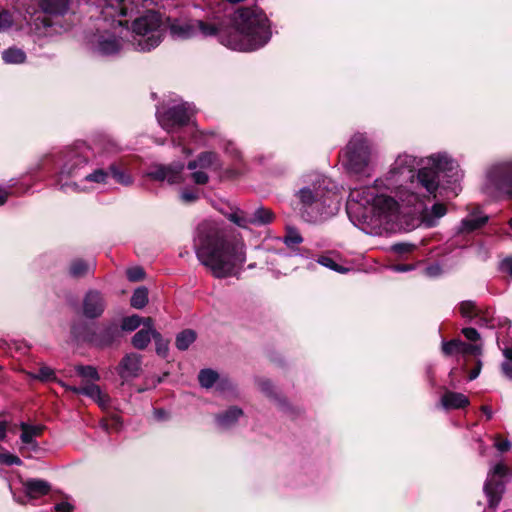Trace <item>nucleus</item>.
I'll return each mask as SVG.
<instances>
[{"label": "nucleus", "mask_w": 512, "mask_h": 512, "mask_svg": "<svg viewBox=\"0 0 512 512\" xmlns=\"http://www.w3.org/2000/svg\"><path fill=\"white\" fill-rule=\"evenodd\" d=\"M462 177L459 165L446 153L423 159L404 152L373 185L350 190L347 214L366 234L392 233L399 228L401 203L403 207H420V190L434 197L436 192L457 196Z\"/></svg>", "instance_id": "f257e3e1"}, {"label": "nucleus", "mask_w": 512, "mask_h": 512, "mask_svg": "<svg viewBox=\"0 0 512 512\" xmlns=\"http://www.w3.org/2000/svg\"><path fill=\"white\" fill-rule=\"evenodd\" d=\"M193 247L199 262L215 278L238 276L246 261L244 242L228 237L224 229L212 220H205L197 226Z\"/></svg>", "instance_id": "f03ea898"}, {"label": "nucleus", "mask_w": 512, "mask_h": 512, "mask_svg": "<svg viewBox=\"0 0 512 512\" xmlns=\"http://www.w3.org/2000/svg\"><path fill=\"white\" fill-rule=\"evenodd\" d=\"M265 14L258 8H240L233 14L229 27L219 29L213 23L195 20L197 35L217 36L219 41L237 51H252L269 39Z\"/></svg>", "instance_id": "7ed1b4c3"}, {"label": "nucleus", "mask_w": 512, "mask_h": 512, "mask_svg": "<svg viewBox=\"0 0 512 512\" xmlns=\"http://www.w3.org/2000/svg\"><path fill=\"white\" fill-rule=\"evenodd\" d=\"M302 187L295 196L302 205L310 221L326 218L337 210V195L333 182L318 172L304 174L301 178Z\"/></svg>", "instance_id": "20e7f679"}, {"label": "nucleus", "mask_w": 512, "mask_h": 512, "mask_svg": "<svg viewBox=\"0 0 512 512\" xmlns=\"http://www.w3.org/2000/svg\"><path fill=\"white\" fill-rule=\"evenodd\" d=\"M378 159L376 145L365 133H355L344 152L343 164L347 171L359 178L370 177Z\"/></svg>", "instance_id": "39448f33"}, {"label": "nucleus", "mask_w": 512, "mask_h": 512, "mask_svg": "<svg viewBox=\"0 0 512 512\" xmlns=\"http://www.w3.org/2000/svg\"><path fill=\"white\" fill-rule=\"evenodd\" d=\"M89 164V155L86 148H72L65 152L60 171L55 176L54 185L61 191L87 192L90 186L81 185Z\"/></svg>", "instance_id": "423d86ee"}, {"label": "nucleus", "mask_w": 512, "mask_h": 512, "mask_svg": "<svg viewBox=\"0 0 512 512\" xmlns=\"http://www.w3.org/2000/svg\"><path fill=\"white\" fill-rule=\"evenodd\" d=\"M196 107L191 102L169 99L156 108V119L159 125L168 133H173L178 129L192 125L195 132L202 135L214 136L213 131H200L194 121Z\"/></svg>", "instance_id": "0eeeda50"}, {"label": "nucleus", "mask_w": 512, "mask_h": 512, "mask_svg": "<svg viewBox=\"0 0 512 512\" xmlns=\"http://www.w3.org/2000/svg\"><path fill=\"white\" fill-rule=\"evenodd\" d=\"M164 29L165 22L162 16L158 12L149 10L133 21V46L140 51H149L159 45Z\"/></svg>", "instance_id": "6e6552de"}, {"label": "nucleus", "mask_w": 512, "mask_h": 512, "mask_svg": "<svg viewBox=\"0 0 512 512\" xmlns=\"http://www.w3.org/2000/svg\"><path fill=\"white\" fill-rule=\"evenodd\" d=\"M482 190L490 197L512 200V160L499 161L489 166Z\"/></svg>", "instance_id": "1a4fd4ad"}, {"label": "nucleus", "mask_w": 512, "mask_h": 512, "mask_svg": "<svg viewBox=\"0 0 512 512\" xmlns=\"http://www.w3.org/2000/svg\"><path fill=\"white\" fill-rule=\"evenodd\" d=\"M421 194V204L420 207H403L402 203L400 204V217H414L419 216L421 224L426 228H432L439 224V221L442 217H444L447 213V208L443 203H435L430 208L424 206V199L426 197L434 195H428L426 191L420 190ZM440 196L439 192H436V197ZM441 197L450 198L454 197L453 195L445 196L441 195Z\"/></svg>", "instance_id": "9d476101"}, {"label": "nucleus", "mask_w": 512, "mask_h": 512, "mask_svg": "<svg viewBox=\"0 0 512 512\" xmlns=\"http://www.w3.org/2000/svg\"><path fill=\"white\" fill-rule=\"evenodd\" d=\"M222 164L218 154L211 151L200 153L196 159L189 161L187 169L191 171L190 177L195 184L205 185L209 181L208 172L221 170Z\"/></svg>", "instance_id": "9b49d317"}, {"label": "nucleus", "mask_w": 512, "mask_h": 512, "mask_svg": "<svg viewBox=\"0 0 512 512\" xmlns=\"http://www.w3.org/2000/svg\"><path fill=\"white\" fill-rule=\"evenodd\" d=\"M508 473V468L503 463H497L491 467L484 483V493L487 497L488 506L496 509L502 500L505 492V483L502 480Z\"/></svg>", "instance_id": "f8f14e48"}, {"label": "nucleus", "mask_w": 512, "mask_h": 512, "mask_svg": "<svg viewBox=\"0 0 512 512\" xmlns=\"http://www.w3.org/2000/svg\"><path fill=\"white\" fill-rule=\"evenodd\" d=\"M227 219L240 228L248 229L253 226H264L274 220V213L264 207L259 206L252 211L235 209L227 214Z\"/></svg>", "instance_id": "ddd939ff"}, {"label": "nucleus", "mask_w": 512, "mask_h": 512, "mask_svg": "<svg viewBox=\"0 0 512 512\" xmlns=\"http://www.w3.org/2000/svg\"><path fill=\"white\" fill-rule=\"evenodd\" d=\"M119 335L120 331L118 325L110 323L102 327H87L82 339L92 346L106 348L111 346Z\"/></svg>", "instance_id": "4468645a"}, {"label": "nucleus", "mask_w": 512, "mask_h": 512, "mask_svg": "<svg viewBox=\"0 0 512 512\" xmlns=\"http://www.w3.org/2000/svg\"><path fill=\"white\" fill-rule=\"evenodd\" d=\"M147 176L156 181H166L171 185L182 184L185 181L184 164L181 162L169 165L155 164L149 168Z\"/></svg>", "instance_id": "2eb2a0df"}, {"label": "nucleus", "mask_w": 512, "mask_h": 512, "mask_svg": "<svg viewBox=\"0 0 512 512\" xmlns=\"http://www.w3.org/2000/svg\"><path fill=\"white\" fill-rule=\"evenodd\" d=\"M107 307L104 294L96 289L88 290L81 303V314L87 319L101 317Z\"/></svg>", "instance_id": "dca6fc26"}, {"label": "nucleus", "mask_w": 512, "mask_h": 512, "mask_svg": "<svg viewBox=\"0 0 512 512\" xmlns=\"http://www.w3.org/2000/svg\"><path fill=\"white\" fill-rule=\"evenodd\" d=\"M142 357L137 353L126 354L119 365L117 366V373L122 379V383L132 380L140 375Z\"/></svg>", "instance_id": "f3484780"}, {"label": "nucleus", "mask_w": 512, "mask_h": 512, "mask_svg": "<svg viewBox=\"0 0 512 512\" xmlns=\"http://www.w3.org/2000/svg\"><path fill=\"white\" fill-rule=\"evenodd\" d=\"M165 28H168L170 34L176 39H189L197 36V27L195 26V20H181L170 18L164 19Z\"/></svg>", "instance_id": "a211bd4d"}, {"label": "nucleus", "mask_w": 512, "mask_h": 512, "mask_svg": "<svg viewBox=\"0 0 512 512\" xmlns=\"http://www.w3.org/2000/svg\"><path fill=\"white\" fill-rule=\"evenodd\" d=\"M73 3L74 0H38L42 12L49 16L65 15Z\"/></svg>", "instance_id": "6ab92c4d"}, {"label": "nucleus", "mask_w": 512, "mask_h": 512, "mask_svg": "<svg viewBox=\"0 0 512 512\" xmlns=\"http://www.w3.org/2000/svg\"><path fill=\"white\" fill-rule=\"evenodd\" d=\"M488 221V216L479 212L474 211L468 214L457 227L458 234L471 233L482 226Z\"/></svg>", "instance_id": "aec40b11"}, {"label": "nucleus", "mask_w": 512, "mask_h": 512, "mask_svg": "<svg viewBox=\"0 0 512 512\" xmlns=\"http://www.w3.org/2000/svg\"><path fill=\"white\" fill-rule=\"evenodd\" d=\"M470 404L469 398L459 392L446 391L441 397L440 405L445 410L461 409Z\"/></svg>", "instance_id": "412c9836"}, {"label": "nucleus", "mask_w": 512, "mask_h": 512, "mask_svg": "<svg viewBox=\"0 0 512 512\" xmlns=\"http://www.w3.org/2000/svg\"><path fill=\"white\" fill-rule=\"evenodd\" d=\"M50 488V484L42 479H29L24 483L26 495L30 498H39L47 495Z\"/></svg>", "instance_id": "4be33fe9"}, {"label": "nucleus", "mask_w": 512, "mask_h": 512, "mask_svg": "<svg viewBox=\"0 0 512 512\" xmlns=\"http://www.w3.org/2000/svg\"><path fill=\"white\" fill-rule=\"evenodd\" d=\"M243 415V411L238 407H230L225 412L216 416V423L221 429H230L233 427L238 419Z\"/></svg>", "instance_id": "5701e85b"}, {"label": "nucleus", "mask_w": 512, "mask_h": 512, "mask_svg": "<svg viewBox=\"0 0 512 512\" xmlns=\"http://www.w3.org/2000/svg\"><path fill=\"white\" fill-rule=\"evenodd\" d=\"M122 48V42L112 35H102L97 42V51L103 55H112Z\"/></svg>", "instance_id": "b1692460"}, {"label": "nucleus", "mask_w": 512, "mask_h": 512, "mask_svg": "<svg viewBox=\"0 0 512 512\" xmlns=\"http://www.w3.org/2000/svg\"><path fill=\"white\" fill-rule=\"evenodd\" d=\"M20 428L22 433L20 435V439L24 444L32 445L34 448L37 447V443L34 441V438L40 436L43 428L42 426L37 425H29L25 422L20 424Z\"/></svg>", "instance_id": "393cba45"}, {"label": "nucleus", "mask_w": 512, "mask_h": 512, "mask_svg": "<svg viewBox=\"0 0 512 512\" xmlns=\"http://www.w3.org/2000/svg\"><path fill=\"white\" fill-rule=\"evenodd\" d=\"M109 178V170L106 171L102 168L94 169L91 172H86L84 178L81 180V185H87L90 183L106 184Z\"/></svg>", "instance_id": "a878e982"}, {"label": "nucleus", "mask_w": 512, "mask_h": 512, "mask_svg": "<svg viewBox=\"0 0 512 512\" xmlns=\"http://www.w3.org/2000/svg\"><path fill=\"white\" fill-rule=\"evenodd\" d=\"M157 332L156 330H146L141 329L138 332L134 334L132 337V345L139 350L145 349L149 343L151 342V339H154V333Z\"/></svg>", "instance_id": "bb28decb"}, {"label": "nucleus", "mask_w": 512, "mask_h": 512, "mask_svg": "<svg viewBox=\"0 0 512 512\" xmlns=\"http://www.w3.org/2000/svg\"><path fill=\"white\" fill-rule=\"evenodd\" d=\"M197 334L192 329H185L176 335L175 346L178 350L185 351L196 340Z\"/></svg>", "instance_id": "cd10ccee"}, {"label": "nucleus", "mask_w": 512, "mask_h": 512, "mask_svg": "<svg viewBox=\"0 0 512 512\" xmlns=\"http://www.w3.org/2000/svg\"><path fill=\"white\" fill-rule=\"evenodd\" d=\"M109 175L111 174L113 179L123 185V186H129L133 183L132 176L127 173L125 170L121 169L116 163H113L109 166Z\"/></svg>", "instance_id": "c85d7f7f"}, {"label": "nucleus", "mask_w": 512, "mask_h": 512, "mask_svg": "<svg viewBox=\"0 0 512 512\" xmlns=\"http://www.w3.org/2000/svg\"><path fill=\"white\" fill-rule=\"evenodd\" d=\"M2 58L8 64H21L25 61V53L18 48H8L2 52Z\"/></svg>", "instance_id": "c756f323"}, {"label": "nucleus", "mask_w": 512, "mask_h": 512, "mask_svg": "<svg viewBox=\"0 0 512 512\" xmlns=\"http://www.w3.org/2000/svg\"><path fill=\"white\" fill-rule=\"evenodd\" d=\"M91 269V266L82 259H75L69 267V275L73 278L85 276Z\"/></svg>", "instance_id": "7c9ffc66"}, {"label": "nucleus", "mask_w": 512, "mask_h": 512, "mask_svg": "<svg viewBox=\"0 0 512 512\" xmlns=\"http://www.w3.org/2000/svg\"><path fill=\"white\" fill-rule=\"evenodd\" d=\"M131 306L136 309H142L148 303V290L145 287L137 288L130 300Z\"/></svg>", "instance_id": "2f4dec72"}, {"label": "nucleus", "mask_w": 512, "mask_h": 512, "mask_svg": "<svg viewBox=\"0 0 512 512\" xmlns=\"http://www.w3.org/2000/svg\"><path fill=\"white\" fill-rule=\"evenodd\" d=\"M198 379L202 387L210 388L218 382V374L212 369H202Z\"/></svg>", "instance_id": "473e14b6"}, {"label": "nucleus", "mask_w": 512, "mask_h": 512, "mask_svg": "<svg viewBox=\"0 0 512 512\" xmlns=\"http://www.w3.org/2000/svg\"><path fill=\"white\" fill-rule=\"evenodd\" d=\"M303 238L299 231L294 227H288L286 230V234L283 237V242L288 248H293L294 246L302 243Z\"/></svg>", "instance_id": "72a5a7b5"}, {"label": "nucleus", "mask_w": 512, "mask_h": 512, "mask_svg": "<svg viewBox=\"0 0 512 512\" xmlns=\"http://www.w3.org/2000/svg\"><path fill=\"white\" fill-rule=\"evenodd\" d=\"M459 355L466 357L468 355H472L476 358L481 357L482 355V346L478 344H467L461 340H459Z\"/></svg>", "instance_id": "f704fd0d"}, {"label": "nucleus", "mask_w": 512, "mask_h": 512, "mask_svg": "<svg viewBox=\"0 0 512 512\" xmlns=\"http://www.w3.org/2000/svg\"><path fill=\"white\" fill-rule=\"evenodd\" d=\"M34 379H38L43 382L57 381L54 369L49 366H41L36 374H32Z\"/></svg>", "instance_id": "c9c22d12"}, {"label": "nucleus", "mask_w": 512, "mask_h": 512, "mask_svg": "<svg viewBox=\"0 0 512 512\" xmlns=\"http://www.w3.org/2000/svg\"><path fill=\"white\" fill-rule=\"evenodd\" d=\"M142 324V317L138 315H132L123 318L121 323V329L123 331H134Z\"/></svg>", "instance_id": "e433bc0d"}, {"label": "nucleus", "mask_w": 512, "mask_h": 512, "mask_svg": "<svg viewBox=\"0 0 512 512\" xmlns=\"http://www.w3.org/2000/svg\"><path fill=\"white\" fill-rule=\"evenodd\" d=\"M75 369H76L77 374L83 378H88V379H92L95 381L100 379L97 369L93 366L78 365V366H76Z\"/></svg>", "instance_id": "4c0bfd02"}, {"label": "nucleus", "mask_w": 512, "mask_h": 512, "mask_svg": "<svg viewBox=\"0 0 512 512\" xmlns=\"http://www.w3.org/2000/svg\"><path fill=\"white\" fill-rule=\"evenodd\" d=\"M459 310L464 318H473L477 315L478 310L473 301H463L459 305Z\"/></svg>", "instance_id": "58836bf2"}, {"label": "nucleus", "mask_w": 512, "mask_h": 512, "mask_svg": "<svg viewBox=\"0 0 512 512\" xmlns=\"http://www.w3.org/2000/svg\"><path fill=\"white\" fill-rule=\"evenodd\" d=\"M317 263L336 272L345 273L348 271L347 268H343L329 256H320Z\"/></svg>", "instance_id": "ea45409f"}, {"label": "nucleus", "mask_w": 512, "mask_h": 512, "mask_svg": "<svg viewBox=\"0 0 512 512\" xmlns=\"http://www.w3.org/2000/svg\"><path fill=\"white\" fill-rule=\"evenodd\" d=\"M154 341L156 346V353L159 356L166 357L169 351L168 342L162 338L159 332L154 333Z\"/></svg>", "instance_id": "a19ab883"}, {"label": "nucleus", "mask_w": 512, "mask_h": 512, "mask_svg": "<svg viewBox=\"0 0 512 512\" xmlns=\"http://www.w3.org/2000/svg\"><path fill=\"white\" fill-rule=\"evenodd\" d=\"M180 199L186 204L194 203L199 199V191L192 188L182 189L180 192Z\"/></svg>", "instance_id": "79ce46f5"}, {"label": "nucleus", "mask_w": 512, "mask_h": 512, "mask_svg": "<svg viewBox=\"0 0 512 512\" xmlns=\"http://www.w3.org/2000/svg\"><path fill=\"white\" fill-rule=\"evenodd\" d=\"M459 339L442 342V351L445 355H459Z\"/></svg>", "instance_id": "37998d69"}, {"label": "nucleus", "mask_w": 512, "mask_h": 512, "mask_svg": "<svg viewBox=\"0 0 512 512\" xmlns=\"http://www.w3.org/2000/svg\"><path fill=\"white\" fill-rule=\"evenodd\" d=\"M102 393L103 392L100 387L94 383H88L84 385L83 395L91 398L93 401L101 397Z\"/></svg>", "instance_id": "c03bdc74"}, {"label": "nucleus", "mask_w": 512, "mask_h": 512, "mask_svg": "<svg viewBox=\"0 0 512 512\" xmlns=\"http://www.w3.org/2000/svg\"><path fill=\"white\" fill-rule=\"evenodd\" d=\"M0 463L7 465V466H12V465L19 466L22 464V460L16 455L5 452V453H0Z\"/></svg>", "instance_id": "a18cd8bd"}, {"label": "nucleus", "mask_w": 512, "mask_h": 512, "mask_svg": "<svg viewBox=\"0 0 512 512\" xmlns=\"http://www.w3.org/2000/svg\"><path fill=\"white\" fill-rule=\"evenodd\" d=\"M16 183L9 184L8 186H0V206L4 205L10 195L17 194L14 191Z\"/></svg>", "instance_id": "49530a36"}, {"label": "nucleus", "mask_w": 512, "mask_h": 512, "mask_svg": "<svg viewBox=\"0 0 512 512\" xmlns=\"http://www.w3.org/2000/svg\"><path fill=\"white\" fill-rule=\"evenodd\" d=\"M13 19L8 11H0V32L7 30L11 27Z\"/></svg>", "instance_id": "de8ad7c7"}, {"label": "nucleus", "mask_w": 512, "mask_h": 512, "mask_svg": "<svg viewBox=\"0 0 512 512\" xmlns=\"http://www.w3.org/2000/svg\"><path fill=\"white\" fill-rule=\"evenodd\" d=\"M127 277L132 282L140 281L144 278V271L141 267H134L127 270Z\"/></svg>", "instance_id": "09e8293b"}, {"label": "nucleus", "mask_w": 512, "mask_h": 512, "mask_svg": "<svg viewBox=\"0 0 512 512\" xmlns=\"http://www.w3.org/2000/svg\"><path fill=\"white\" fill-rule=\"evenodd\" d=\"M415 248L411 243H396L391 247V250L397 254H405L411 252Z\"/></svg>", "instance_id": "8fccbe9b"}, {"label": "nucleus", "mask_w": 512, "mask_h": 512, "mask_svg": "<svg viewBox=\"0 0 512 512\" xmlns=\"http://www.w3.org/2000/svg\"><path fill=\"white\" fill-rule=\"evenodd\" d=\"M494 446L498 451L506 452L510 450L512 444L509 440H500L499 436H495Z\"/></svg>", "instance_id": "3c124183"}, {"label": "nucleus", "mask_w": 512, "mask_h": 512, "mask_svg": "<svg viewBox=\"0 0 512 512\" xmlns=\"http://www.w3.org/2000/svg\"><path fill=\"white\" fill-rule=\"evenodd\" d=\"M462 333L469 341L476 342L477 340L480 339V334L478 333V331L475 328H472V327L463 328Z\"/></svg>", "instance_id": "603ef678"}, {"label": "nucleus", "mask_w": 512, "mask_h": 512, "mask_svg": "<svg viewBox=\"0 0 512 512\" xmlns=\"http://www.w3.org/2000/svg\"><path fill=\"white\" fill-rule=\"evenodd\" d=\"M441 273L442 268L438 263H433L425 268V274L429 277H437L441 275Z\"/></svg>", "instance_id": "864d4df0"}, {"label": "nucleus", "mask_w": 512, "mask_h": 512, "mask_svg": "<svg viewBox=\"0 0 512 512\" xmlns=\"http://www.w3.org/2000/svg\"><path fill=\"white\" fill-rule=\"evenodd\" d=\"M500 270L502 273H505L512 278V257L505 258L501 261Z\"/></svg>", "instance_id": "5fc2aeb1"}, {"label": "nucleus", "mask_w": 512, "mask_h": 512, "mask_svg": "<svg viewBox=\"0 0 512 512\" xmlns=\"http://www.w3.org/2000/svg\"><path fill=\"white\" fill-rule=\"evenodd\" d=\"M482 365L483 364H482L480 357L476 358L475 367L473 369H471V371L469 372L468 379L470 381L476 379L479 376L481 369H482Z\"/></svg>", "instance_id": "6e6d98bb"}, {"label": "nucleus", "mask_w": 512, "mask_h": 512, "mask_svg": "<svg viewBox=\"0 0 512 512\" xmlns=\"http://www.w3.org/2000/svg\"><path fill=\"white\" fill-rule=\"evenodd\" d=\"M502 374L512 381V361H503L500 365Z\"/></svg>", "instance_id": "4d7b16f0"}, {"label": "nucleus", "mask_w": 512, "mask_h": 512, "mask_svg": "<svg viewBox=\"0 0 512 512\" xmlns=\"http://www.w3.org/2000/svg\"><path fill=\"white\" fill-rule=\"evenodd\" d=\"M95 402L101 407L102 409H108L110 407L111 398L108 394L102 393L101 397L95 400Z\"/></svg>", "instance_id": "13d9d810"}, {"label": "nucleus", "mask_w": 512, "mask_h": 512, "mask_svg": "<svg viewBox=\"0 0 512 512\" xmlns=\"http://www.w3.org/2000/svg\"><path fill=\"white\" fill-rule=\"evenodd\" d=\"M225 151L227 154H230L232 157L236 159L240 158V151L231 141H227L225 145Z\"/></svg>", "instance_id": "bf43d9fd"}, {"label": "nucleus", "mask_w": 512, "mask_h": 512, "mask_svg": "<svg viewBox=\"0 0 512 512\" xmlns=\"http://www.w3.org/2000/svg\"><path fill=\"white\" fill-rule=\"evenodd\" d=\"M73 509H74V506L67 501H62L55 505V510L57 512H73Z\"/></svg>", "instance_id": "052dcab7"}, {"label": "nucleus", "mask_w": 512, "mask_h": 512, "mask_svg": "<svg viewBox=\"0 0 512 512\" xmlns=\"http://www.w3.org/2000/svg\"><path fill=\"white\" fill-rule=\"evenodd\" d=\"M259 387H260L261 391H263L268 396L272 395L273 385L269 380H261L259 382Z\"/></svg>", "instance_id": "680f3d73"}, {"label": "nucleus", "mask_w": 512, "mask_h": 512, "mask_svg": "<svg viewBox=\"0 0 512 512\" xmlns=\"http://www.w3.org/2000/svg\"><path fill=\"white\" fill-rule=\"evenodd\" d=\"M232 383L227 379H222L216 383V388L221 392L232 389Z\"/></svg>", "instance_id": "e2e57ef3"}, {"label": "nucleus", "mask_w": 512, "mask_h": 512, "mask_svg": "<svg viewBox=\"0 0 512 512\" xmlns=\"http://www.w3.org/2000/svg\"><path fill=\"white\" fill-rule=\"evenodd\" d=\"M59 384H61L63 387H65L67 390L72 391L75 394L83 395L84 386L76 387V386H68L64 384L62 381H58Z\"/></svg>", "instance_id": "0e129e2a"}, {"label": "nucleus", "mask_w": 512, "mask_h": 512, "mask_svg": "<svg viewBox=\"0 0 512 512\" xmlns=\"http://www.w3.org/2000/svg\"><path fill=\"white\" fill-rule=\"evenodd\" d=\"M8 422L0 419V441L6 438Z\"/></svg>", "instance_id": "69168bd1"}, {"label": "nucleus", "mask_w": 512, "mask_h": 512, "mask_svg": "<svg viewBox=\"0 0 512 512\" xmlns=\"http://www.w3.org/2000/svg\"><path fill=\"white\" fill-rule=\"evenodd\" d=\"M142 324L144 326L143 329H146V330H155L154 329V323H153V320L152 318L150 317H147V318H142Z\"/></svg>", "instance_id": "338daca9"}, {"label": "nucleus", "mask_w": 512, "mask_h": 512, "mask_svg": "<svg viewBox=\"0 0 512 512\" xmlns=\"http://www.w3.org/2000/svg\"><path fill=\"white\" fill-rule=\"evenodd\" d=\"M502 354L505 357L504 361H512V347L504 348Z\"/></svg>", "instance_id": "774afa93"}]
</instances>
